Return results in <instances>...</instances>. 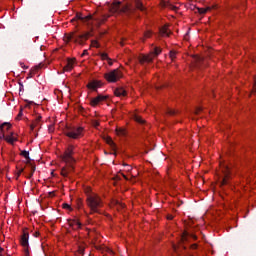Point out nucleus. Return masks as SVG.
<instances>
[{"label":"nucleus","instance_id":"obj_1","mask_svg":"<svg viewBox=\"0 0 256 256\" xmlns=\"http://www.w3.org/2000/svg\"><path fill=\"white\" fill-rule=\"evenodd\" d=\"M73 149V145H69L62 156V161L68 164L61 169L62 177H69V173H73L75 170V167H73V163H75V158H73Z\"/></svg>","mask_w":256,"mask_h":256},{"label":"nucleus","instance_id":"obj_2","mask_svg":"<svg viewBox=\"0 0 256 256\" xmlns=\"http://www.w3.org/2000/svg\"><path fill=\"white\" fill-rule=\"evenodd\" d=\"M85 193L87 195L86 203L88 207L93 211V213H97L99 208L103 207V201L99 195L92 193L91 188H86Z\"/></svg>","mask_w":256,"mask_h":256},{"label":"nucleus","instance_id":"obj_3","mask_svg":"<svg viewBox=\"0 0 256 256\" xmlns=\"http://www.w3.org/2000/svg\"><path fill=\"white\" fill-rule=\"evenodd\" d=\"M162 49L159 47H154L153 51H151L149 54H141L138 57V61L140 63V65H142L143 67H145V64H149V63H153V60L155 59V57H159V55H161L162 53Z\"/></svg>","mask_w":256,"mask_h":256},{"label":"nucleus","instance_id":"obj_4","mask_svg":"<svg viewBox=\"0 0 256 256\" xmlns=\"http://www.w3.org/2000/svg\"><path fill=\"white\" fill-rule=\"evenodd\" d=\"M108 16H100L96 17L93 15H87L83 16V14H77L76 18L82 21L83 23H87V25H92L93 22L96 23V25H101L102 23H105L107 21Z\"/></svg>","mask_w":256,"mask_h":256},{"label":"nucleus","instance_id":"obj_5","mask_svg":"<svg viewBox=\"0 0 256 256\" xmlns=\"http://www.w3.org/2000/svg\"><path fill=\"white\" fill-rule=\"evenodd\" d=\"M93 29H91L90 32H86L84 34H70L68 36V40L69 41H74V43H79V45H83V43H85V41H87V39H89L90 37H93V33H92Z\"/></svg>","mask_w":256,"mask_h":256},{"label":"nucleus","instance_id":"obj_6","mask_svg":"<svg viewBox=\"0 0 256 256\" xmlns=\"http://www.w3.org/2000/svg\"><path fill=\"white\" fill-rule=\"evenodd\" d=\"M66 137L70 139H79L83 135V127H70L64 131Z\"/></svg>","mask_w":256,"mask_h":256},{"label":"nucleus","instance_id":"obj_7","mask_svg":"<svg viewBox=\"0 0 256 256\" xmlns=\"http://www.w3.org/2000/svg\"><path fill=\"white\" fill-rule=\"evenodd\" d=\"M222 180L220 181V186L221 187H225V185H230V181L229 179H231V169L229 168V166L223 164L222 165Z\"/></svg>","mask_w":256,"mask_h":256},{"label":"nucleus","instance_id":"obj_8","mask_svg":"<svg viewBox=\"0 0 256 256\" xmlns=\"http://www.w3.org/2000/svg\"><path fill=\"white\" fill-rule=\"evenodd\" d=\"M104 78L108 83H117L118 79H121V71L119 69L111 70L110 72L104 74Z\"/></svg>","mask_w":256,"mask_h":256},{"label":"nucleus","instance_id":"obj_9","mask_svg":"<svg viewBox=\"0 0 256 256\" xmlns=\"http://www.w3.org/2000/svg\"><path fill=\"white\" fill-rule=\"evenodd\" d=\"M20 243L24 247L25 256H29V233L23 232Z\"/></svg>","mask_w":256,"mask_h":256},{"label":"nucleus","instance_id":"obj_10","mask_svg":"<svg viewBox=\"0 0 256 256\" xmlns=\"http://www.w3.org/2000/svg\"><path fill=\"white\" fill-rule=\"evenodd\" d=\"M107 99H109V96L99 94L97 97L90 99V105L92 107H97L99 103H103V101H107Z\"/></svg>","mask_w":256,"mask_h":256},{"label":"nucleus","instance_id":"obj_11","mask_svg":"<svg viewBox=\"0 0 256 256\" xmlns=\"http://www.w3.org/2000/svg\"><path fill=\"white\" fill-rule=\"evenodd\" d=\"M5 127H7V131L11 129V123L4 122L0 125V139H5L7 135H5Z\"/></svg>","mask_w":256,"mask_h":256},{"label":"nucleus","instance_id":"obj_12","mask_svg":"<svg viewBox=\"0 0 256 256\" xmlns=\"http://www.w3.org/2000/svg\"><path fill=\"white\" fill-rule=\"evenodd\" d=\"M74 65H75V58H68L67 63L63 68V71H66V72L73 71Z\"/></svg>","mask_w":256,"mask_h":256},{"label":"nucleus","instance_id":"obj_13","mask_svg":"<svg viewBox=\"0 0 256 256\" xmlns=\"http://www.w3.org/2000/svg\"><path fill=\"white\" fill-rule=\"evenodd\" d=\"M68 224L74 231L81 229L82 226L81 222H79L77 219L68 220Z\"/></svg>","mask_w":256,"mask_h":256},{"label":"nucleus","instance_id":"obj_14","mask_svg":"<svg viewBox=\"0 0 256 256\" xmlns=\"http://www.w3.org/2000/svg\"><path fill=\"white\" fill-rule=\"evenodd\" d=\"M159 34L161 37H169L171 35V30H169V26L164 25L159 29Z\"/></svg>","mask_w":256,"mask_h":256},{"label":"nucleus","instance_id":"obj_15","mask_svg":"<svg viewBox=\"0 0 256 256\" xmlns=\"http://www.w3.org/2000/svg\"><path fill=\"white\" fill-rule=\"evenodd\" d=\"M88 89H91L92 91H97L99 87H101L100 81H91L87 84Z\"/></svg>","mask_w":256,"mask_h":256},{"label":"nucleus","instance_id":"obj_16","mask_svg":"<svg viewBox=\"0 0 256 256\" xmlns=\"http://www.w3.org/2000/svg\"><path fill=\"white\" fill-rule=\"evenodd\" d=\"M114 95H116V97H126L127 91H125V89L123 88H116L114 91Z\"/></svg>","mask_w":256,"mask_h":256},{"label":"nucleus","instance_id":"obj_17","mask_svg":"<svg viewBox=\"0 0 256 256\" xmlns=\"http://www.w3.org/2000/svg\"><path fill=\"white\" fill-rule=\"evenodd\" d=\"M41 123V116H38L30 125L31 131H35L36 127H39Z\"/></svg>","mask_w":256,"mask_h":256},{"label":"nucleus","instance_id":"obj_18","mask_svg":"<svg viewBox=\"0 0 256 256\" xmlns=\"http://www.w3.org/2000/svg\"><path fill=\"white\" fill-rule=\"evenodd\" d=\"M163 7H166V9H171V11H177V6L171 4L169 1H163L162 2Z\"/></svg>","mask_w":256,"mask_h":256},{"label":"nucleus","instance_id":"obj_19","mask_svg":"<svg viewBox=\"0 0 256 256\" xmlns=\"http://www.w3.org/2000/svg\"><path fill=\"white\" fill-rule=\"evenodd\" d=\"M22 157H25L26 159V165H31V157H29V151H22L21 152Z\"/></svg>","mask_w":256,"mask_h":256},{"label":"nucleus","instance_id":"obj_20","mask_svg":"<svg viewBox=\"0 0 256 256\" xmlns=\"http://www.w3.org/2000/svg\"><path fill=\"white\" fill-rule=\"evenodd\" d=\"M134 5L136 9H139V11H145V6H143V3H141V1L135 0Z\"/></svg>","mask_w":256,"mask_h":256},{"label":"nucleus","instance_id":"obj_21","mask_svg":"<svg viewBox=\"0 0 256 256\" xmlns=\"http://www.w3.org/2000/svg\"><path fill=\"white\" fill-rule=\"evenodd\" d=\"M116 133L117 135H119L120 137H127V130L124 128H118L116 129Z\"/></svg>","mask_w":256,"mask_h":256},{"label":"nucleus","instance_id":"obj_22","mask_svg":"<svg viewBox=\"0 0 256 256\" xmlns=\"http://www.w3.org/2000/svg\"><path fill=\"white\" fill-rule=\"evenodd\" d=\"M4 141L8 142L10 145H13V143L17 141V138L15 136H6Z\"/></svg>","mask_w":256,"mask_h":256},{"label":"nucleus","instance_id":"obj_23","mask_svg":"<svg viewBox=\"0 0 256 256\" xmlns=\"http://www.w3.org/2000/svg\"><path fill=\"white\" fill-rule=\"evenodd\" d=\"M188 237H192V239H194V241H196L197 239V236L191 234L189 235V233L185 232L183 235H182V241L185 242L187 241Z\"/></svg>","mask_w":256,"mask_h":256},{"label":"nucleus","instance_id":"obj_24","mask_svg":"<svg viewBox=\"0 0 256 256\" xmlns=\"http://www.w3.org/2000/svg\"><path fill=\"white\" fill-rule=\"evenodd\" d=\"M112 11H114V13L121 11V2L114 3L112 6Z\"/></svg>","mask_w":256,"mask_h":256},{"label":"nucleus","instance_id":"obj_25","mask_svg":"<svg viewBox=\"0 0 256 256\" xmlns=\"http://www.w3.org/2000/svg\"><path fill=\"white\" fill-rule=\"evenodd\" d=\"M134 121H136V123H140V125H145V120L141 118V116L134 115Z\"/></svg>","mask_w":256,"mask_h":256},{"label":"nucleus","instance_id":"obj_26","mask_svg":"<svg viewBox=\"0 0 256 256\" xmlns=\"http://www.w3.org/2000/svg\"><path fill=\"white\" fill-rule=\"evenodd\" d=\"M27 165H29V167H30V176H27V178L31 179V177H33V173H35L36 167H35V165H33L32 162H31V164H27Z\"/></svg>","mask_w":256,"mask_h":256},{"label":"nucleus","instance_id":"obj_27","mask_svg":"<svg viewBox=\"0 0 256 256\" xmlns=\"http://www.w3.org/2000/svg\"><path fill=\"white\" fill-rule=\"evenodd\" d=\"M99 55H100L102 61H108L109 55H108L107 53H105V52H100Z\"/></svg>","mask_w":256,"mask_h":256},{"label":"nucleus","instance_id":"obj_28","mask_svg":"<svg viewBox=\"0 0 256 256\" xmlns=\"http://www.w3.org/2000/svg\"><path fill=\"white\" fill-rule=\"evenodd\" d=\"M91 47H96V49H99V47H101V45L99 44V42L97 40H91Z\"/></svg>","mask_w":256,"mask_h":256},{"label":"nucleus","instance_id":"obj_29","mask_svg":"<svg viewBox=\"0 0 256 256\" xmlns=\"http://www.w3.org/2000/svg\"><path fill=\"white\" fill-rule=\"evenodd\" d=\"M152 35H153V32H151V30H148L144 33V38L149 39L151 38Z\"/></svg>","mask_w":256,"mask_h":256},{"label":"nucleus","instance_id":"obj_30","mask_svg":"<svg viewBox=\"0 0 256 256\" xmlns=\"http://www.w3.org/2000/svg\"><path fill=\"white\" fill-rule=\"evenodd\" d=\"M175 57H177V52H175L174 50L170 51V59L172 61H175Z\"/></svg>","mask_w":256,"mask_h":256},{"label":"nucleus","instance_id":"obj_31","mask_svg":"<svg viewBox=\"0 0 256 256\" xmlns=\"http://www.w3.org/2000/svg\"><path fill=\"white\" fill-rule=\"evenodd\" d=\"M198 13H200V15H205V13H207V9L205 8H197Z\"/></svg>","mask_w":256,"mask_h":256},{"label":"nucleus","instance_id":"obj_32","mask_svg":"<svg viewBox=\"0 0 256 256\" xmlns=\"http://www.w3.org/2000/svg\"><path fill=\"white\" fill-rule=\"evenodd\" d=\"M63 209H68L69 211H72L71 205L64 203L62 204Z\"/></svg>","mask_w":256,"mask_h":256},{"label":"nucleus","instance_id":"obj_33","mask_svg":"<svg viewBox=\"0 0 256 256\" xmlns=\"http://www.w3.org/2000/svg\"><path fill=\"white\" fill-rule=\"evenodd\" d=\"M18 172H17V177H21V173H23V171H25V168H19L17 167Z\"/></svg>","mask_w":256,"mask_h":256},{"label":"nucleus","instance_id":"obj_34","mask_svg":"<svg viewBox=\"0 0 256 256\" xmlns=\"http://www.w3.org/2000/svg\"><path fill=\"white\" fill-rule=\"evenodd\" d=\"M107 143H108V145H110V146H112V147H115V142H113V140H112L111 138H109V139L107 140Z\"/></svg>","mask_w":256,"mask_h":256},{"label":"nucleus","instance_id":"obj_35","mask_svg":"<svg viewBox=\"0 0 256 256\" xmlns=\"http://www.w3.org/2000/svg\"><path fill=\"white\" fill-rule=\"evenodd\" d=\"M92 125L97 129V127H99V122L97 120H92Z\"/></svg>","mask_w":256,"mask_h":256},{"label":"nucleus","instance_id":"obj_36","mask_svg":"<svg viewBox=\"0 0 256 256\" xmlns=\"http://www.w3.org/2000/svg\"><path fill=\"white\" fill-rule=\"evenodd\" d=\"M23 117V110H20L19 114L17 115L16 119H21Z\"/></svg>","mask_w":256,"mask_h":256},{"label":"nucleus","instance_id":"obj_37","mask_svg":"<svg viewBox=\"0 0 256 256\" xmlns=\"http://www.w3.org/2000/svg\"><path fill=\"white\" fill-rule=\"evenodd\" d=\"M201 111H203V109L201 107L196 109V115H199V113H201Z\"/></svg>","mask_w":256,"mask_h":256},{"label":"nucleus","instance_id":"obj_38","mask_svg":"<svg viewBox=\"0 0 256 256\" xmlns=\"http://www.w3.org/2000/svg\"><path fill=\"white\" fill-rule=\"evenodd\" d=\"M79 252H80L81 255H83V254L85 253V248H81V247H80V248H79Z\"/></svg>","mask_w":256,"mask_h":256},{"label":"nucleus","instance_id":"obj_39","mask_svg":"<svg viewBox=\"0 0 256 256\" xmlns=\"http://www.w3.org/2000/svg\"><path fill=\"white\" fill-rule=\"evenodd\" d=\"M108 65H110V67L113 65V60H111V58H109L108 60Z\"/></svg>","mask_w":256,"mask_h":256},{"label":"nucleus","instance_id":"obj_40","mask_svg":"<svg viewBox=\"0 0 256 256\" xmlns=\"http://www.w3.org/2000/svg\"><path fill=\"white\" fill-rule=\"evenodd\" d=\"M253 92H256V78L254 79Z\"/></svg>","mask_w":256,"mask_h":256},{"label":"nucleus","instance_id":"obj_41","mask_svg":"<svg viewBox=\"0 0 256 256\" xmlns=\"http://www.w3.org/2000/svg\"><path fill=\"white\" fill-rule=\"evenodd\" d=\"M168 115H175V110H169Z\"/></svg>","mask_w":256,"mask_h":256},{"label":"nucleus","instance_id":"obj_42","mask_svg":"<svg viewBox=\"0 0 256 256\" xmlns=\"http://www.w3.org/2000/svg\"><path fill=\"white\" fill-rule=\"evenodd\" d=\"M124 167H128L127 171H131V166L127 165V164H124Z\"/></svg>","mask_w":256,"mask_h":256},{"label":"nucleus","instance_id":"obj_43","mask_svg":"<svg viewBox=\"0 0 256 256\" xmlns=\"http://www.w3.org/2000/svg\"><path fill=\"white\" fill-rule=\"evenodd\" d=\"M191 249H197V244H192Z\"/></svg>","mask_w":256,"mask_h":256},{"label":"nucleus","instance_id":"obj_44","mask_svg":"<svg viewBox=\"0 0 256 256\" xmlns=\"http://www.w3.org/2000/svg\"><path fill=\"white\" fill-rule=\"evenodd\" d=\"M167 219H169V221L173 220V215H168Z\"/></svg>","mask_w":256,"mask_h":256},{"label":"nucleus","instance_id":"obj_45","mask_svg":"<svg viewBox=\"0 0 256 256\" xmlns=\"http://www.w3.org/2000/svg\"><path fill=\"white\" fill-rule=\"evenodd\" d=\"M88 51L87 50H84L83 53H82V57L87 55Z\"/></svg>","mask_w":256,"mask_h":256},{"label":"nucleus","instance_id":"obj_46","mask_svg":"<svg viewBox=\"0 0 256 256\" xmlns=\"http://www.w3.org/2000/svg\"><path fill=\"white\" fill-rule=\"evenodd\" d=\"M13 135H15L14 132H11L10 135H7L8 137H13Z\"/></svg>","mask_w":256,"mask_h":256},{"label":"nucleus","instance_id":"obj_47","mask_svg":"<svg viewBox=\"0 0 256 256\" xmlns=\"http://www.w3.org/2000/svg\"><path fill=\"white\" fill-rule=\"evenodd\" d=\"M122 175V177L124 178V179H126L127 180V176L125 175V174H121Z\"/></svg>","mask_w":256,"mask_h":256},{"label":"nucleus","instance_id":"obj_48","mask_svg":"<svg viewBox=\"0 0 256 256\" xmlns=\"http://www.w3.org/2000/svg\"><path fill=\"white\" fill-rule=\"evenodd\" d=\"M34 236L39 237V232H35Z\"/></svg>","mask_w":256,"mask_h":256},{"label":"nucleus","instance_id":"obj_49","mask_svg":"<svg viewBox=\"0 0 256 256\" xmlns=\"http://www.w3.org/2000/svg\"><path fill=\"white\" fill-rule=\"evenodd\" d=\"M20 91H23V84H20Z\"/></svg>","mask_w":256,"mask_h":256},{"label":"nucleus","instance_id":"obj_50","mask_svg":"<svg viewBox=\"0 0 256 256\" xmlns=\"http://www.w3.org/2000/svg\"><path fill=\"white\" fill-rule=\"evenodd\" d=\"M4 130H5V133H6V131H9V130H7V126L4 127Z\"/></svg>","mask_w":256,"mask_h":256},{"label":"nucleus","instance_id":"obj_51","mask_svg":"<svg viewBox=\"0 0 256 256\" xmlns=\"http://www.w3.org/2000/svg\"><path fill=\"white\" fill-rule=\"evenodd\" d=\"M37 69H41V65L37 66Z\"/></svg>","mask_w":256,"mask_h":256},{"label":"nucleus","instance_id":"obj_52","mask_svg":"<svg viewBox=\"0 0 256 256\" xmlns=\"http://www.w3.org/2000/svg\"><path fill=\"white\" fill-rule=\"evenodd\" d=\"M28 177H31V173L28 174Z\"/></svg>","mask_w":256,"mask_h":256},{"label":"nucleus","instance_id":"obj_53","mask_svg":"<svg viewBox=\"0 0 256 256\" xmlns=\"http://www.w3.org/2000/svg\"><path fill=\"white\" fill-rule=\"evenodd\" d=\"M0 251H3V248H0Z\"/></svg>","mask_w":256,"mask_h":256}]
</instances>
